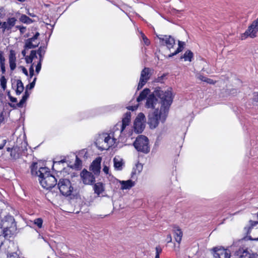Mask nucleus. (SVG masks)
Instances as JSON below:
<instances>
[{
  "label": "nucleus",
  "mask_w": 258,
  "mask_h": 258,
  "mask_svg": "<svg viewBox=\"0 0 258 258\" xmlns=\"http://www.w3.org/2000/svg\"><path fill=\"white\" fill-rule=\"evenodd\" d=\"M172 101L171 88L163 90L161 88H156L153 93L147 97L145 106L153 109L148 115V123L151 128H155L160 120L165 121Z\"/></svg>",
  "instance_id": "f257e3e1"
},
{
  "label": "nucleus",
  "mask_w": 258,
  "mask_h": 258,
  "mask_svg": "<svg viewBox=\"0 0 258 258\" xmlns=\"http://www.w3.org/2000/svg\"><path fill=\"white\" fill-rule=\"evenodd\" d=\"M131 114L130 112H127L122 118L120 131H115L109 134L103 133L99 135L97 138L95 144L97 148L101 150H108L116 143L117 140V134H119L118 139L119 141H123L124 138L131 137L133 134V131H127V126L131 122Z\"/></svg>",
  "instance_id": "f03ea898"
},
{
  "label": "nucleus",
  "mask_w": 258,
  "mask_h": 258,
  "mask_svg": "<svg viewBox=\"0 0 258 258\" xmlns=\"http://www.w3.org/2000/svg\"><path fill=\"white\" fill-rule=\"evenodd\" d=\"M37 164L33 163L31 166V172L33 175L38 177L40 184L47 189L53 187L57 184V179L51 174L47 167H40L37 170Z\"/></svg>",
  "instance_id": "7ed1b4c3"
},
{
  "label": "nucleus",
  "mask_w": 258,
  "mask_h": 258,
  "mask_svg": "<svg viewBox=\"0 0 258 258\" xmlns=\"http://www.w3.org/2000/svg\"><path fill=\"white\" fill-rule=\"evenodd\" d=\"M2 228H3L4 238L10 237L17 231L16 223L12 216L7 215L2 220Z\"/></svg>",
  "instance_id": "20e7f679"
},
{
  "label": "nucleus",
  "mask_w": 258,
  "mask_h": 258,
  "mask_svg": "<svg viewBox=\"0 0 258 258\" xmlns=\"http://www.w3.org/2000/svg\"><path fill=\"white\" fill-rule=\"evenodd\" d=\"M133 145L138 152L145 154L148 153L150 152L149 140L145 136H139L134 142Z\"/></svg>",
  "instance_id": "39448f33"
},
{
  "label": "nucleus",
  "mask_w": 258,
  "mask_h": 258,
  "mask_svg": "<svg viewBox=\"0 0 258 258\" xmlns=\"http://www.w3.org/2000/svg\"><path fill=\"white\" fill-rule=\"evenodd\" d=\"M244 231L249 239L258 240V222L250 220L244 228Z\"/></svg>",
  "instance_id": "423d86ee"
},
{
  "label": "nucleus",
  "mask_w": 258,
  "mask_h": 258,
  "mask_svg": "<svg viewBox=\"0 0 258 258\" xmlns=\"http://www.w3.org/2000/svg\"><path fill=\"white\" fill-rule=\"evenodd\" d=\"M57 187L60 194L66 197L71 196L74 188L70 180L60 178L57 182Z\"/></svg>",
  "instance_id": "0eeeda50"
},
{
  "label": "nucleus",
  "mask_w": 258,
  "mask_h": 258,
  "mask_svg": "<svg viewBox=\"0 0 258 258\" xmlns=\"http://www.w3.org/2000/svg\"><path fill=\"white\" fill-rule=\"evenodd\" d=\"M258 32V18L253 21L245 31V32L241 35V40H244L247 37L251 38H255L256 36V33Z\"/></svg>",
  "instance_id": "6e6552de"
},
{
  "label": "nucleus",
  "mask_w": 258,
  "mask_h": 258,
  "mask_svg": "<svg viewBox=\"0 0 258 258\" xmlns=\"http://www.w3.org/2000/svg\"><path fill=\"white\" fill-rule=\"evenodd\" d=\"M153 70L149 68H144L141 72L140 78L138 86V90L142 89L150 79Z\"/></svg>",
  "instance_id": "1a4fd4ad"
},
{
  "label": "nucleus",
  "mask_w": 258,
  "mask_h": 258,
  "mask_svg": "<svg viewBox=\"0 0 258 258\" xmlns=\"http://www.w3.org/2000/svg\"><path fill=\"white\" fill-rule=\"evenodd\" d=\"M145 127V116L143 113H140L136 118L134 124V131L138 134L141 133Z\"/></svg>",
  "instance_id": "9d476101"
},
{
  "label": "nucleus",
  "mask_w": 258,
  "mask_h": 258,
  "mask_svg": "<svg viewBox=\"0 0 258 258\" xmlns=\"http://www.w3.org/2000/svg\"><path fill=\"white\" fill-rule=\"evenodd\" d=\"M212 250L215 258H230V250L222 246L215 247Z\"/></svg>",
  "instance_id": "9b49d317"
},
{
  "label": "nucleus",
  "mask_w": 258,
  "mask_h": 258,
  "mask_svg": "<svg viewBox=\"0 0 258 258\" xmlns=\"http://www.w3.org/2000/svg\"><path fill=\"white\" fill-rule=\"evenodd\" d=\"M39 35V32H36L32 37L26 40L24 46L25 48L29 49L37 47L40 43L38 40Z\"/></svg>",
  "instance_id": "f8f14e48"
},
{
  "label": "nucleus",
  "mask_w": 258,
  "mask_h": 258,
  "mask_svg": "<svg viewBox=\"0 0 258 258\" xmlns=\"http://www.w3.org/2000/svg\"><path fill=\"white\" fill-rule=\"evenodd\" d=\"M35 59H37V55H36V50H32L30 55L27 56L25 58L26 62L27 63H32L29 68V74L30 78H32L34 75L33 65L36 62Z\"/></svg>",
  "instance_id": "ddd939ff"
},
{
  "label": "nucleus",
  "mask_w": 258,
  "mask_h": 258,
  "mask_svg": "<svg viewBox=\"0 0 258 258\" xmlns=\"http://www.w3.org/2000/svg\"><path fill=\"white\" fill-rule=\"evenodd\" d=\"M81 177L83 182L85 184H91L95 181V177L93 174L86 170L81 173Z\"/></svg>",
  "instance_id": "4468645a"
},
{
  "label": "nucleus",
  "mask_w": 258,
  "mask_h": 258,
  "mask_svg": "<svg viewBox=\"0 0 258 258\" xmlns=\"http://www.w3.org/2000/svg\"><path fill=\"white\" fill-rule=\"evenodd\" d=\"M159 39L164 43L168 49L172 48L175 44L174 38L171 36L159 35H157Z\"/></svg>",
  "instance_id": "2eb2a0df"
},
{
  "label": "nucleus",
  "mask_w": 258,
  "mask_h": 258,
  "mask_svg": "<svg viewBox=\"0 0 258 258\" xmlns=\"http://www.w3.org/2000/svg\"><path fill=\"white\" fill-rule=\"evenodd\" d=\"M16 21L17 19L15 18L12 17L8 18L6 22H3L1 26L3 32L4 33L6 31H10L15 26Z\"/></svg>",
  "instance_id": "dca6fc26"
},
{
  "label": "nucleus",
  "mask_w": 258,
  "mask_h": 258,
  "mask_svg": "<svg viewBox=\"0 0 258 258\" xmlns=\"http://www.w3.org/2000/svg\"><path fill=\"white\" fill-rule=\"evenodd\" d=\"M235 254L239 258H253L255 257V254H251L247 249L243 248H239L236 251Z\"/></svg>",
  "instance_id": "f3484780"
},
{
  "label": "nucleus",
  "mask_w": 258,
  "mask_h": 258,
  "mask_svg": "<svg viewBox=\"0 0 258 258\" xmlns=\"http://www.w3.org/2000/svg\"><path fill=\"white\" fill-rule=\"evenodd\" d=\"M101 159L100 157L96 158L94 161H93L91 166V170L95 174H98L100 171V164H101Z\"/></svg>",
  "instance_id": "a211bd4d"
},
{
  "label": "nucleus",
  "mask_w": 258,
  "mask_h": 258,
  "mask_svg": "<svg viewBox=\"0 0 258 258\" xmlns=\"http://www.w3.org/2000/svg\"><path fill=\"white\" fill-rule=\"evenodd\" d=\"M30 93L28 92L27 90H26L24 94L23 95L22 99L20 101V102L17 104H11L10 103L9 105L11 107L16 108L17 107L21 108L23 106V105L26 103L27 100L28 99V97H29Z\"/></svg>",
  "instance_id": "6ab92c4d"
},
{
  "label": "nucleus",
  "mask_w": 258,
  "mask_h": 258,
  "mask_svg": "<svg viewBox=\"0 0 258 258\" xmlns=\"http://www.w3.org/2000/svg\"><path fill=\"white\" fill-rule=\"evenodd\" d=\"M119 183L121 185L120 188L122 190L130 189L135 185V181H133L131 179L126 181H119Z\"/></svg>",
  "instance_id": "aec40b11"
},
{
  "label": "nucleus",
  "mask_w": 258,
  "mask_h": 258,
  "mask_svg": "<svg viewBox=\"0 0 258 258\" xmlns=\"http://www.w3.org/2000/svg\"><path fill=\"white\" fill-rule=\"evenodd\" d=\"M114 167L116 170H121L123 166V161L119 157H115L113 159Z\"/></svg>",
  "instance_id": "412c9836"
},
{
  "label": "nucleus",
  "mask_w": 258,
  "mask_h": 258,
  "mask_svg": "<svg viewBox=\"0 0 258 258\" xmlns=\"http://www.w3.org/2000/svg\"><path fill=\"white\" fill-rule=\"evenodd\" d=\"M173 231L175 241L178 243H180L182 237V232L181 230L178 227H175Z\"/></svg>",
  "instance_id": "4be33fe9"
},
{
  "label": "nucleus",
  "mask_w": 258,
  "mask_h": 258,
  "mask_svg": "<svg viewBox=\"0 0 258 258\" xmlns=\"http://www.w3.org/2000/svg\"><path fill=\"white\" fill-rule=\"evenodd\" d=\"M94 190L95 194L98 196H100L104 190V186L102 183L97 182L94 186Z\"/></svg>",
  "instance_id": "5701e85b"
},
{
  "label": "nucleus",
  "mask_w": 258,
  "mask_h": 258,
  "mask_svg": "<svg viewBox=\"0 0 258 258\" xmlns=\"http://www.w3.org/2000/svg\"><path fill=\"white\" fill-rule=\"evenodd\" d=\"M21 152L20 148L18 147H14L12 148L11 156L13 159H16L20 157Z\"/></svg>",
  "instance_id": "b1692460"
},
{
  "label": "nucleus",
  "mask_w": 258,
  "mask_h": 258,
  "mask_svg": "<svg viewBox=\"0 0 258 258\" xmlns=\"http://www.w3.org/2000/svg\"><path fill=\"white\" fill-rule=\"evenodd\" d=\"M9 63L11 70H14L16 67V57L13 55L12 52L9 56Z\"/></svg>",
  "instance_id": "393cba45"
},
{
  "label": "nucleus",
  "mask_w": 258,
  "mask_h": 258,
  "mask_svg": "<svg viewBox=\"0 0 258 258\" xmlns=\"http://www.w3.org/2000/svg\"><path fill=\"white\" fill-rule=\"evenodd\" d=\"M149 92L150 90L149 89H145L143 91L141 92L140 95L137 99V101L139 102L144 100L148 95Z\"/></svg>",
  "instance_id": "a878e982"
},
{
  "label": "nucleus",
  "mask_w": 258,
  "mask_h": 258,
  "mask_svg": "<svg viewBox=\"0 0 258 258\" xmlns=\"http://www.w3.org/2000/svg\"><path fill=\"white\" fill-rule=\"evenodd\" d=\"M46 47L44 46H40L38 50L36 51V54L37 53L39 55V58H37V60H39L40 61H42L43 59V56L45 52Z\"/></svg>",
  "instance_id": "bb28decb"
},
{
  "label": "nucleus",
  "mask_w": 258,
  "mask_h": 258,
  "mask_svg": "<svg viewBox=\"0 0 258 258\" xmlns=\"http://www.w3.org/2000/svg\"><path fill=\"white\" fill-rule=\"evenodd\" d=\"M143 170V165L141 163H137L136 167L134 168L132 173V177H133L134 174H139Z\"/></svg>",
  "instance_id": "cd10ccee"
},
{
  "label": "nucleus",
  "mask_w": 258,
  "mask_h": 258,
  "mask_svg": "<svg viewBox=\"0 0 258 258\" xmlns=\"http://www.w3.org/2000/svg\"><path fill=\"white\" fill-rule=\"evenodd\" d=\"M24 86L22 81L20 80L17 81V89L16 93L17 95H19L24 90Z\"/></svg>",
  "instance_id": "c85d7f7f"
},
{
  "label": "nucleus",
  "mask_w": 258,
  "mask_h": 258,
  "mask_svg": "<svg viewBox=\"0 0 258 258\" xmlns=\"http://www.w3.org/2000/svg\"><path fill=\"white\" fill-rule=\"evenodd\" d=\"M184 45V43L183 42L179 41H178V48H177V49L174 52H173L172 53L169 54L168 55V57H172L173 56L177 54V53H178L179 52L181 51L182 50V48L183 47V45Z\"/></svg>",
  "instance_id": "c756f323"
},
{
  "label": "nucleus",
  "mask_w": 258,
  "mask_h": 258,
  "mask_svg": "<svg viewBox=\"0 0 258 258\" xmlns=\"http://www.w3.org/2000/svg\"><path fill=\"white\" fill-rule=\"evenodd\" d=\"M193 57V53L190 50H187L181 57L185 61H191V59Z\"/></svg>",
  "instance_id": "7c9ffc66"
},
{
  "label": "nucleus",
  "mask_w": 258,
  "mask_h": 258,
  "mask_svg": "<svg viewBox=\"0 0 258 258\" xmlns=\"http://www.w3.org/2000/svg\"><path fill=\"white\" fill-rule=\"evenodd\" d=\"M20 21L23 23L30 24L33 23V21L25 15H22L20 18Z\"/></svg>",
  "instance_id": "2f4dec72"
},
{
  "label": "nucleus",
  "mask_w": 258,
  "mask_h": 258,
  "mask_svg": "<svg viewBox=\"0 0 258 258\" xmlns=\"http://www.w3.org/2000/svg\"><path fill=\"white\" fill-rule=\"evenodd\" d=\"M34 224L36 225L38 228H40L42 226L43 220L40 218H37L34 220Z\"/></svg>",
  "instance_id": "473e14b6"
},
{
  "label": "nucleus",
  "mask_w": 258,
  "mask_h": 258,
  "mask_svg": "<svg viewBox=\"0 0 258 258\" xmlns=\"http://www.w3.org/2000/svg\"><path fill=\"white\" fill-rule=\"evenodd\" d=\"M141 35L142 38L145 44L147 46H148L150 43L149 40L147 38V37L142 32H141Z\"/></svg>",
  "instance_id": "72a5a7b5"
},
{
  "label": "nucleus",
  "mask_w": 258,
  "mask_h": 258,
  "mask_svg": "<svg viewBox=\"0 0 258 258\" xmlns=\"http://www.w3.org/2000/svg\"><path fill=\"white\" fill-rule=\"evenodd\" d=\"M1 85L4 90L6 89L7 87V80L4 77H2L1 79Z\"/></svg>",
  "instance_id": "f704fd0d"
},
{
  "label": "nucleus",
  "mask_w": 258,
  "mask_h": 258,
  "mask_svg": "<svg viewBox=\"0 0 258 258\" xmlns=\"http://www.w3.org/2000/svg\"><path fill=\"white\" fill-rule=\"evenodd\" d=\"M42 61H40L39 60H37L36 61L37 62V65L36 66L35 71L37 74H38L40 72L41 68V62Z\"/></svg>",
  "instance_id": "c9c22d12"
},
{
  "label": "nucleus",
  "mask_w": 258,
  "mask_h": 258,
  "mask_svg": "<svg viewBox=\"0 0 258 258\" xmlns=\"http://www.w3.org/2000/svg\"><path fill=\"white\" fill-rule=\"evenodd\" d=\"M82 164L81 160L78 158L77 156H76V161L75 163L74 164V166L76 168H79Z\"/></svg>",
  "instance_id": "e433bc0d"
},
{
  "label": "nucleus",
  "mask_w": 258,
  "mask_h": 258,
  "mask_svg": "<svg viewBox=\"0 0 258 258\" xmlns=\"http://www.w3.org/2000/svg\"><path fill=\"white\" fill-rule=\"evenodd\" d=\"M8 258H20L17 252H12L8 254Z\"/></svg>",
  "instance_id": "4c0bfd02"
},
{
  "label": "nucleus",
  "mask_w": 258,
  "mask_h": 258,
  "mask_svg": "<svg viewBox=\"0 0 258 258\" xmlns=\"http://www.w3.org/2000/svg\"><path fill=\"white\" fill-rule=\"evenodd\" d=\"M36 79L37 78L36 77L34 78L32 82H31L29 85L27 86V88H29V89L33 88L34 87Z\"/></svg>",
  "instance_id": "58836bf2"
},
{
  "label": "nucleus",
  "mask_w": 258,
  "mask_h": 258,
  "mask_svg": "<svg viewBox=\"0 0 258 258\" xmlns=\"http://www.w3.org/2000/svg\"><path fill=\"white\" fill-rule=\"evenodd\" d=\"M5 59L3 56L2 52L0 51V65L2 66V67H4V64H5Z\"/></svg>",
  "instance_id": "ea45409f"
},
{
  "label": "nucleus",
  "mask_w": 258,
  "mask_h": 258,
  "mask_svg": "<svg viewBox=\"0 0 258 258\" xmlns=\"http://www.w3.org/2000/svg\"><path fill=\"white\" fill-rule=\"evenodd\" d=\"M196 77L200 80L203 82L205 81V80L206 78V77L204 76L203 75H201V74H198L197 75H196Z\"/></svg>",
  "instance_id": "a19ab883"
},
{
  "label": "nucleus",
  "mask_w": 258,
  "mask_h": 258,
  "mask_svg": "<svg viewBox=\"0 0 258 258\" xmlns=\"http://www.w3.org/2000/svg\"><path fill=\"white\" fill-rule=\"evenodd\" d=\"M103 171L106 174H109V167L106 164H104L103 168Z\"/></svg>",
  "instance_id": "79ce46f5"
},
{
  "label": "nucleus",
  "mask_w": 258,
  "mask_h": 258,
  "mask_svg": "<svg viewBox=\"0 0 258 258\" xmlns=\"http://www.w3.org/2000/svg\"><path fill=\"white\" fill-rule=\"evenodd\" d=\"M8 96L10 100V101L12 102H17V99L16 98H15V97H12L11 95H10V92L8 93Z\"/></svg>",
  "instance_id": "37998d69"
},
{
  "label": "nucleus",
  "mask_w": 258,
  "mask_h": 258,
  "mask_svg": "<svg viewBox=\"0 0 258 258\" xmlns=\"http://www.w3.org/2000/svg\"><path fill=\"white\" fill-rule=\"evenodd\" d=\"M205 82H206L210 84H214L215 82L213 80L208 78L206 77V79L205 80Z\"/></svg>",
  "instance_id": "c03bdc74"
},
{
  "label": "nucleus",
  "mask_w": 258,
  "mask_h": 258,
  "mask_svg": "<svg viewBox=\"0 0 258 258\" xmlns=\"http://www.w3.org/2000/svg\"><path fill=\"white\" fill-rule=\"evenodd\" d=\"M6 143H7V140H6L3 139L2 140V142L0 144V150L3 149V148L5 146V145H6Z\"/></svg>",
  "instance_id": "a18cd8bd"
},
{
  "label": "nucleus",
  "mask_w": 258,
  "mask_h": 258,
  "mask_svg": "<svg viewBox=\"0 0 258 258\" xmlns=\"http://www.w3.org/2000/svg\"><path fill=\"white\" fill-rule=\"evenodd\" d=\"M4 121V112L3 111L0 112V125Z\"/></svg>",
  "instance_id": "49530a36"
},
{
  "label": "nucleus",
  "mask_w": 258,
  "mask_h": 258,
  "mask_svg": "<svg viewBox=\"0 0 258 258\" xmlns=\"http://www.w3.org/2000/svg\"><path fill=\"white\" fill-rule=\"evenodd\" d=\"M162 252V248L160 246H157L156 247V254L160 255Z\"/></svg>",
  "instance_id": "de8ad7c7"
},
{
  "label": "nucleus",
  "mask_w": 258,
  "mask_h": 258,
  "mask_svg": "<svg viewBox=\"0 0 258 258\" xmlns=\"http://www.w3.org/2000/svg\"><path fill=\"white\" fill-rule=\"evenodd\" d=\"M166 241L167 243L171 242L172 241V237L170 234H168L166 237Z\"/></svg>",
  "instance_id": "09e8293b"
},
{
  "label": "nucleus",
  "mask_w": 258,
  "mask_h": 258,
  "mask_svg": "<svg viewBox=\"0 0 258 258\" xmlns=\"http://www.w3.org/2000/svg\"><path fill=\"white\" fill-rule=\"evenodd\" d=\"M20 32L21 34L24 33L26 31V27L22 26V28H20Z\"/></svg>",
  "instance_id": "8fccbe9b"
},
{
  "label": "nucleus",
  "mask_w": 258,
  "mask_h": 258,
  "mask_svg": "<svg viewBox=\"0 0 258 258\" xmlns=\"http://www.w3.org/2000/svg\"><path fill=\"white\" fill-rule=\"evenodd\" d=\"M5 238H4V236L3 235H0V247L3 244V242L4 241Z\"/></svg>",
  "instance_id": "3c124183"
},
{
  "label": "nucleus",
  "mask_w": 258,
  "mask_h": 258,
  "mask_svg": "<svg viewBox=\"0 0 258 258\" xmlns=\"http://www.w3.org/2000/svg\"><path fill=\"white\" fill-rule=\"evenodd\" d=\"M22 70L23 73L25 75H26V76L28 75V71H27V69L23 67Z\"/></svg>",
  "instance_id": "603ef678"
},
{
  "label": "nucleus",
  "mask_w": 258,
  "mask_h": 258,
  "mask_svg": "<svg viewBox=\"0 0 258 258\" xmlns=\"http://www.w3.org/2000/svg\"><path fill=\"white\" fill-rule=\"evenodd\" d=\"M27 14L32 17H35L36 16L34 13H31L30 12H28Z\"/></svg>",
  "instance_id": "864d4df0"
},
{
  "label": "nucleus",
  "mask_w": 258,
  "mask_h": 258,
  "mask_svg": "<svg viewBox=\"0 0 258 258\" xmlns=\"http://www.w3.org/2000/svg\"><path fill=\"white\" fill-rule=\"evenodd\" d=\"M136 108H137V107H135V106H130L128 107V109L129 110H134L135 109H136Z\"/></svg>",
  "instance_id": "5fc2aeb1"
},
{
  "label": "nucleus",
  "mask_w": 258,
  "mask_h": 258,
  "mask_svg": "<svg viewBox=\"0 0 258 258\" xmlns=\"http://www.w3.org/2000/svg\"><path fill=\"white\" fill-rule=\"evenodd\" d=\"M22 54L23 55V56H25V57L27 56H26V52L25 50H24L22 51Z\"/></svg>",
  "instance_id": "6e6d98bb"
},
{
  "label": "nucleus",
  "mask_w": 258,
  "mask_h": 258,
  "mask_svg": "<svg viewBox=\"0 0 258 258\" xmlns=\"http://www.w3.org/2000/svg\"><path fill=\"white\" fill-rule=\"evenodd\" d=\"M2 16H3L2 11L1 10H0V18H2Z\"/></svg>",
  "instance_id": "4d7b16f0"
},
{
  "label": "nucleus",
  "mask_w": 258,
  "mask_h": 258,
  "mask_svg": "<svg viewBox=\"0 0 258 258\" xmlns=\"http://www.w3.org/2000/svg\"><path fill=\"white\" fill-rule=\"evenodd\" d=\"M2 70L3 71H5V64H4V67H2V66H1Z\"/></svg>",
  "instance_id": "13d9d810"
},
{
  "label": "nucleus",
  "mask_w": 258,
  "mask_h": 258,
  "mask_svg": "<svg viewBox=\"0 0 258 258\" xmlns=\"http://www.w3.org/2000/svg\"><path fill=\"white\" fill-rule=\"evenodd\" d=\"M7 150V151H8V152H10L11 153V150H12V148H8Z\"/></svg>",
  "instance_id": "bf43d9fd"
},
{
  "label": "nucleus",
  "mask_w": 258,
  "mask_h": 258,
  "mask_svg": "<svg viewBox=\"0 0 258 258\" xmlns=\"http://www.w3.org/2000/svg\"><path fill=\"white\" fill-rule=\"evenodd\" d=\"M155 258H160V255L156 254Z\"/></svg>",
  "instance_id": "052dcab7"
},
{
  "label": "nucleus",
  "mask_w": 258,
  "mask_h": 258,
  "mask_svg": "<svg viewBox=\"0 0 258 258\" xmlns=\"http://www.w3.org/2000/svg\"><path fill=\"white\" fill-rule=\"evenodd\" d=\"M22 26H17L16 27L17 29H19V30H20V28H22Z\"/></svg>",
  "instance_id": "680f3d73"
},
{
  "label": "nucleus",
  "mask_w": 258,
  "mask_h": 258,
  "mask_svg": "<svg viewBox=\"0 0 258 258\" xmlns=\"http://www.w3.org/2000/svg\"><path fill=\"white\" fill-rule=\"evenodd\" d=\"M2 220L0 221V228H2Z\"/></svg>",
  "instance_id": "e2e57ef3"
},
{
  "label": "nucleus",
  "mask_w": 258,
  "mask_h": 258,
  "mask_svg": "<svg viewBox=\"0 0 258 258\" xmlns=\"http://www.w3.org/2000/svg\"><path fill=\"white\" fill-rule=\"evenodd\" d=\"M3 102L0 100V107L2 106Z\"/></svg>",
  "instance_id": "0e129e2a"
},
{
  "label": "nucleus",
  "mask_w": 258,
  "mask_h": 258,
  "mask_svg": "<svg viewBox=\"0 0 258 258\" xmlns=\"http://www.w3.org/2000/svg\"><path fill=\"white\" fill-rule=\"evenodd\" d=\"M253 258H258V255L255 254V257H253Z\"/></svg>",
  "instance_id": "69168bd1"
},
{
  "label": "nucleus",
  "mask_w": 258,
  "mask_h": 258,
  "mask_svg": "<svg viewBox=\"0 0 258 258\" xmlns=\"http://www.w3.org/2000/svg\"><path fill=\"white\" fill-rule=\"evenodd\" d=\"M39 238H43V237H42V236H41L40 235H39Z\"/></svg>",
  "instance_id": "338daca9"
},
{
  "label": "nucleus",
  "mask_w": 258,
  "mask_h": 258,
  "mask_svg": "<svg viewBox=\"0 0 258 258\" xmlns=\"http://www.w3.org/2000/svg\"><path fill=\"white\" fill-rule=\"evenodd\" d=\"M2 23L0 22V26H2Z\"/></svg>",
  "instance_id": "774afa93"
}]
</instances>
